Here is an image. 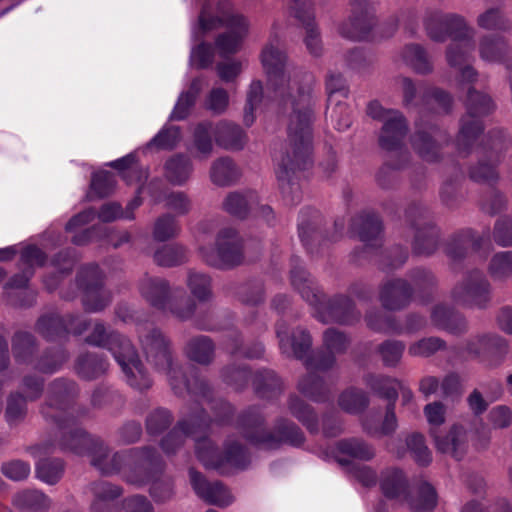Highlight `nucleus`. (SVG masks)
Wrapping results in <instances>:
<instances>
[{"mask_svg":"<svg viewBox=\"0 0 512 512\" xmlns=\"http://www.w3.org/2000/svg\"><path fill=\"white\" fill-rule=\"evenodd\" d=\"M71 384L64 380L53 382L47 405L42 413L57 425L56 437L60 450L77 456L88 455L91 464L102 474L111 475L122 471L126 482L142 486L149 483L161 469L160 457L155 450L130 449L110 455L108 447L93 438L79 426L71 409Z\"/></svg>","mask_w":512,"mask_h":512,"instance_id":"2","label":"nucleus"},{"mask_svg":"<svg viewBox=\"0 0 512 512\" xmlns=\"http://www.w3.org/2000/svg\"><path fill=\"white\" fill-rule=\"evenodd\" d=\"M328 92L329 108L341 99H345L348 95V88L345 79L340 74H330L326 82Z\"/></svg>","mask_w":512,"mask_h":512,"instance_id":"62","label":"nucleus"},{"mask_svg":"<svg viewBox=\"0 0 512 512\" xmlns=\"http://www.w3.org/2000/svg\"><path fill=\"white\" fill-rule=\"evenodd\" d=\"M407 449L413 460L420 466H427L432 462V453L425 443L422 434L412 433L406 438Z\"/></svg>","mask_w":512,"mask_h":512,"instance_id":"51","label":"nucleus"},{"mask_svg":"<svg viewBox=\"0 0 512 512\" xmlns=\"http://www.w3.org/2000/svg\"><path fill=\"white\" fill-rule=\"evenodd\" d=\"M507 352L506 340L496 334H484L467 341L462 355L478 359L485 366L493 367L500 364Z\"/></svg>","mask_w":512,"mask_h":512,"instance_id":"22","label":"nucleus"},{"mask_svg":"<svg viewBox=\"0 0 512 512\" xmlns=\"http://www.w3.org/2000/svg\"><path fill=\"white\" fill-rule=\"evenodd\" d=\"M182 134L179 126L164 125L163 128L144 146L143 155L154 150H172L181 141Z\"/></svg>","mask_w":512,"mask_h":512,"instance_id":"37","label":"nucleus"},{"mask_svg":"<svg viewBox=\"0 0 512 512\" xmlns=\"http://www.w3.org/2000/svg\"><path fill=\"white\" fill-rule=\"evenodd\" d=\"M367 113L373 119L383 121L379 137L380 146L387 151L398 150L407 132L403 114L398 110L384 109L377 101L369 103Z\"/></svg>","mask_w":512,"mask_h":512,"instance_id":"17","label":"nucleus"},{"mask_svg":"<svg viewBox=\"0 0 512 512\" xmlns=\"http://www.w3.org/2000/svg\"><path fill=\"white\" fill-rule=\"evenodd\" d=\"M254 386L256 392L260 397H268L267 393L270 392L275 395L280 391V380L273 371H263L255 375Z\"/></svg>","mask_w":512,"mask_h":512,"instance_id":"60","label":"nucleus"},{"mask_svg":"<svg viewBox=\"0 0 512 512\" xmlns=\"http://www.w3.org/2000/svg\"><path fill=\"white\" fill-rule=\"evenodd\" d=\"M187 287L197 301L206 302L212 296L211 278L209 275L190 270L187 275Z\"/></svg>","mask_w":512,"mask_h":512,"instance_id":"44","label":"nucleus"},{"mask_svg":"<svg viewBox=\"0 0 512 512\" xmlns=\"http://www.w3.org/2000/svg\"><path fill=\"white\" fill-rule=\"evenodd\" d=\"M180 232V225L175 216L166 213L158 217L153 227V238L164 242L176 237Z\"/></svg>","mask_w":512,"mask_h":512,"instance_id":"53","label":"nucleus"},{"mask_svg":"<svg viewBox=\"0 0 512 512\" xmlns=\"http://www.w3.org/2000/svg\"><path fill=\"white\" fill-rule=\"evenodd\" d=\"M291 283L293 287L301 294L302 298L311 306L316 307L321 312L327 309L329 317L320 315L322 321L333 320L340 323H348L354 315V304L346 296L335 298L328 305L322 302V295L316 284L298 260H293L291 269Z\"/></svg>","mask_w":512,"mask_h":512,"instance_id":"13","label":"nucleus"},{"mask_svg":"<svg viewBox=\"0 0 512 512\" xmlns=\"http://www.w3.org/2000/svg\"><path fill=\"white\" fill-rule=\"evenodd\" d=\"M17 253L20 254V274L15 275L7 284L6 288L21 289L26 287L29 279L34 273L35 267L45 263L46 256L41 249L33 244H18L0 248V261L12 259Z\"/></svg>","mask_w":512,"mask_h":512,"instance_id":"19","label":"nucleus"},{"mask_svg":"<svg viewBox=\"0 0 512 512\" xmlns=\"http://www.w3.org/2000/svg\"><path fill=\"white\" fill-rule=\"evenodd\" d=\"M94 499L91 504V512H116L115 500L121 495V489L108 483L100 481L91 487Z\"/></svg>","mask_w":512,"mask_h":512,"instance_id":"34","label":"nucleus"},{"mask_svg":"<svg viewBox=\"0 0 512 512\" xmlns=\"http://www.w3.org/2000/svg\"><path fill=\"white\" fill-rule=\"evenodd\" d=\"M506 43L501 37H484L480 42L479 52L486 62H500L506 52Z\"/></svg>","mask_w":512,"mask_h":512,"instance_id":"54","label":"nucleus"},{"mask_svg":"<svg viewBox=\"0 0 512 512\" xmlns=\"http://www.w3.org/2000/svg\"><path fill=\"white\" fill-rule=\"evenodd\" d=\"M352 230L357 233L360 240L370 244L377 241L382 231L381 222L374 213H363L353 219Z\"/></svg>","mask_w":512,"mask_h":512,"instance_id":"39","label":"nucleus"},{"mask_svg":"<svg viewBox=\"0 0 512 512\" xmlns=\"http://www.w3.org/2000/svg\"><path fill=\"white\" fill-rule=\"evenodd\" d=\"M480 28L492 31H505L510 28V23L498 8H489L477 18Z\"/></svg>","mask_w":512,"mask_h":512,"instance_id":"58","label":"nucleus"},{"mask_svg":"<svg viewBox=\"0 0 512 512\" xmlns=\"http://www.w3.org/2000/svg\"><path fill=\"white\" fill-rule=\"evenodd\" d=\"M214 142L227 150H240L246 143L244 131L236 124L220 121H201L192 129V139L187 145V150L198 160L210 157L213 152Z\"/></svg>","mask_w":512,"mask_h":512,"instance_id":"9","label":"nucleus"},{"mask_svg":"<svg viewBox=\"0 0 512 512\" xmlns=\"http://www.w3.org/2000/svg\"><path fill=\"white\" fill-rule=\"evenodd\" d=\"M215 220H206L198 224L194 239L200 258L215 268H230L243 259L242 241L237 231L224 226L216 231L214 244H207L208 236L216 230Z\"/></svg>","mask_w":512,"mask_h":512,"instance_id":"6","label":"nucleus"},{"mask_svg":"<svg viewBox=\"0 0 512 512\" xmlns=\"http://www.w3.org/2000/svg\"><path fill=\"white\" fill-rule=\"evenodd\" d=\"M225 26L227 32L219 35L215 41L216 49L221 57L235 54L241 47L248 31L246 18L235 13L228 3H219L215 7L205 2L197 22L191 26V46L189 65L197 69H205L214 60L213 47L201 41L209 32Z\"/></svg>","mask_w":512,"mask_h":512,"instance_id":"3","label":"nucleus"},{"mask_svg":"<svg viewBox=\"0 0 512 512\" xmlns=\"http://www.w3.org/2000/svg\"><path fill=\"white\" fill-rule=\"evenodd\" d=\"M402 23L404 29L414 34L417 28V12L413 8H407L401 10L398 14L391 16L384 24L385 36L389 37L395 33L398 29L399 24Z\"/></svg>","mask_w":512,"mask_h":512,"instance_id":"48","label":"nucleus"},{"mask_svg":"<svg viewBox=\"0 0 512 512\" xmlns=\"http://www.w3.org/2000/svg\"><path fill=\"white\" fill-rule=\"evenodd\" d=\"M379 486L386 498L406 502L412 510H432L437 504L436 490L426 481L421 482L416 495L411 496L407 475L397 467H389L381 472Z\"/></svg>","mask_w":512,"mask_h":512,"instance_id":"12","label":"nucleus"},{"mask_svg":"<svg viewBox=\"0 0 512 512\" xmlns=\"http://www.w3.org/2000/svg\"><path fill=\"white\" fill-rule=\"evenodd\" d=\"M241 422L246 439L261 449H276L283 443L299 446L304 441L301 430L294 423L285 419L277 421L274 432L265 431L264 418L257 408L247 411Z\"/></svg>","mask_w":512,"mask_h":512,"instance_id":"11","label":"nucleus"},{"mask_svg":"<svg viewBox=\"0 0 512 512\" xmlns=\"http://www.w3.org/2000/svg\"><path fill=\"white\" fill-rule=\"evenodd\" d=\"M96 216L93 209L84 210L77 215L73 216L66 224L65 230L68 233L74 234L72 241L76 245H83L92 239V231L84 229Z\"/></svg>","mask_w":512,"mask_h":512,"instance_id":"41","label":"nucleus"},{"mask_svg":"<svg viewBox=\"0 0 512 512\" xmlns=\"http://www.w3.org/2000/svg\"><path fill=\"white\" fill-rule=\"evenodd\" d=\"M192 172L191 158L182 153L171 156L164 164V176L175 186L184 185L190 179Z\"/></svg>","mask_w":512,"mask_h":512,"instance_id":"35","label":"nucleus"},{"mask_svg":"<svg viewBox=\"0 0 512 512\" xmlns=\"http://www.w3.org/2000/svg\"><path fill=\"white\" fill-rule=\"evenodd\" d=\"M491 288L484 273L478 269L469 271L451 291L455 304L482 308L490 301Z\"/></svg>","mask_w":512,"mask_h":512,"instance_id":"18","label":"nucleus"},{"mask_svg":"<svg viewBox=\"0 0 512 512\" xmlns=\"http://www.w3.org/2000/svg\"><path fill=\"white\" fill-rule=\"evenodd\" d=\"M229 104L228 92L221 88H213L205 98L204 106L213 114L219 115L226 111Z\"/></svg>","mask_w":512,"mask_h":512,"instance_id":"63","label":"nucleus"},{"mask_svg":"<svg viewBox=\"0 0 512 512\" xmlns=\"http://www.w3.org/2000/svg\"><path fill=\"white\" fill-rule=\"evenodd\" d=\"M404 344L399 341H386L379 346V354L385 366H396L404 351Z\"/></svg>","mask_w":512,"mask_h":512,"instance_id":"64","label":"nucleus"},{"mask_svg":"<svg viewBox=\"0 0 512 512\" xmlns=\"http://www.w3.org/2000/svg\"><path fill=\"white\" fill-rule=\"evenodd\" d=\"M108 367V362L97 354H86L78 359L76 369L78 374L85 379H93L103 374Z\"/></svg>","mask_w":512,"mask_h":512,"instance_id":"49","label":"nucleus"},{"mask_svg":"<svg viewBox=\"0 0 512 512\" xmlns=\"http://www.w3.org/2000/svg\"><path fill=\"white\" fill-rule=\"evenodd\" d=\"M374 455L375 451L371 445L356 438L341 440L323 454L326 460H335L365 487L376 484V472L371 467L359 465L355 461H369Z\"/></svg>","mask_w":512,"mask_h":512,"instance_id":"14","label":"nucleus"},{"mask_svg":"<svg viewBox=\"0 0 512 512\" xmlns=\"http://www.w3.org/2000/svg\"><path fill=\"white\" fill-rule=\"evenodd\" d=\"M239 176L238 170L231 159L220 158L211 167L210 177L218 186H226L235 181Z\"/></svg>","mask_w":512,"mask_h":512,"instance_id":"47","label":"nucleus"},{"mask_svg":"<svg viewBox=\"0 0 512 512\" xmlns=\"http://www.w3.org/2000/svg\"><path fill=\"white\" fill-rule=\"evenodd\" d=\"M52 450L53 446L50 444H40L31 448V454L35 458H39V461L36 463L37 477L47 484H55L63 473V463L61 460H40L42 455L48 454Z\"/></svg>","mask_w":512,"mask_h":512,"instance_id":"32","label":"nucleus"},{"mask_svg":"<svg viewBox=\"0 0 512 512\" xmlns=\"http://www.w3.org/2000/svg\"><path fill=\"white\" fill-rule=\"evenodd\" d=\"M431 321L437 328L459 333L466 328V321L462 315L445 305H437L431 314Z\"/></svg>","mask_w":512,"mask_h":512,"instance_id":"36","label":"nucleus"},{"mask_svg":"<svg viewBox=\"0 0 512 512\" xmlns=\"http://www.w3.org/2000/svg\"><path fill=\"white\" fill-rule=\"evenodd\" d=\"M185 259L186 250L180 245H164L154 253V261L160 266H175Z\"/></svg>","mask_w":512,"mask_h":512,"instance_id":"59","label":"nucleus"},{"mask_svg":"<svg viewBox=\"0 0 512 512\" xmlns=\"http://www.w3.org/2000/svg\"><path fill=\"white\" fill-rule=\"evenodd\" d=\"M289 11L292 16L298 19L306 29L305 43L307 49L313 55L321 51V40L318 30L314 25V12L311 0H290Z\"/></svg>","mask_w":512,"mask_h":512,"instance_id":"26","label":"nucleus"},{"mask_svg":"<svg viewBox=\"0 0 512 512\" xmlns=\"http://www.w3.org/2000/svg\"><path fill=\"white\" fill-rule=\"evenodd\" d=\"M488 272L495 281L506 280L512 276V252L495 254L488 265Z\"/></svg>","mask_w":512,"mask_h":512,"instance_id":"52","label":"nucleus"},{"mask_svg":"<svg viewBox=\"0 0 512 512\" xmlns=\"http://www.w3.org/2000/svg\"><path fill=\"white\" fill-rule=\"evenodd\" d=\"M223 208L229 214L241 219L245 218L252 210H257L256 213L268 223H270V219L273 217L271 207L266 205L259 206L258 195L251 190L228 194L223 202Z\"/></svg>","mask_w":512,"mask_h":512,"instance_id":"24","label":"nucleus"},{"mask_svg":"<svg viewBox=\"0 0 512 512\" xmlns=\"http://www.w3.org/2000/svg\"><path fill=\"white\" fill-rule=\"evenodd\" d=\"M14 504L22 512H45L49 507L48 498L40 491H23L14 497Z\"/></svg>","mask_w":512,"mask_h":512,"instance_id":"45","label":"nucleus"},{"mask_svg":"<svg viewBox=\"0 0 512 512\" xmlns=\"http://www.w3.org/2000/svg\"><path fill=\"white\" fill-rule=\"evenodd\" d=\"M325 352L313 354L306 360L308 374L298 384L299 391L309 399L322 402L327 398V388L317 373L330 369L335 363V355L348 346V338L340 331L328 329L323 336Z\"/></svg>","mask_w":512,"mask_h":512,"instance_id":"8","label":"nucleus"},{"mask_svg":"<svg viewBox=\"0 0 512 512\" xmlns=\"http://www.w3.org/2000/svg\"><path fill=\"white\" fill-rule=\"evenodd\" d=\"M466 107L467 114L462 119L458 141L468 146L483 130L480 117L493 109V103L489 96L469 90Z\"/></svg>","mask_w":512,"mask_h":512,"instance_id":"21","label":"nucleus"},{"mask_svg":"<svg viewBox=\"0 0 512 512\" xmlns=\"http://www.w3.org/2000/svg\"><path fill=\"white\" fill-rule=\"evenodd\" d=\"M140 341L148 362L168 376L175 393L182 394L184 391L190 394L199 393L206 400V384L198 379L192 384L186 379L182 368L173 363L168 343L160 331L153 329L146 336H140Z\"/></svg>","mask_w":512,"mask_h":512,"instance_id":"10","label":"nucleus"},{"mask_svg":"<svg viewBox=\"0 0 512 512\" xmlns=\"http://www.w3.org/2000/svg\"><path fill=\"white\" fill-rule=\"evenodd\" d=\"M77 285L82 291V301L87 311L97 312L109 304L111 295L103 287V275L97 265L83 267L78 273Z\"/></svg>","mask_w":512,"mask_h":512,"instance_id":"20","label":"nucleus"},{"mask_svg":"<svg viewBox=\"0 0 512 512\" xmlns=\"http://www.w3.org/2000/svg\"><path fill=\"white\" fill-rule=\"evenodd\" d=\"M116 186L115 175L107 170H100L92 175L89 198L105 197L111 194Z\"/></svg>","mask_w":512,"mask_h":512,"instance_id":"50","label":"nucleus"},{"mask_svg":"<svg viewBox=\"0 0 512 512\" xmlns=\"http://www.w3.org/2000/svg\"><path fill=\"white\" fill-rule=\"evenodd\" d=\"M276 334L280 349L284 354L299 359L306 357L312 342L310 335L305 330L296 329L290 334L286 324L280 322L277 324Z\"/></svg>","mask_w":512,"mask_h":512,"instance_id":"28","label":"nucleus"},{"mask_svg":"<svg viewBox=\"0 0 512 512\" xmlns=\"http://www.w3.org/2000/svg\"><path fill=\"white\" fill-rule=\"evenodd\" d=\"M424 415L430 426V435L434 440L436 449L456 460L462 459L467 448L464 430L461 427L454 426L444 436L439 435L436 430L445 422L446 407L441 402L429 403L424 407Z\"/></svg>","mask_w":512,"mask_h":512,"instance_id":"16","label":"nucleus"},{"mask_svg":"<svg viewBox=\"0 0 512 512\" xmlns=\"http://www.w3.org/2000/svg\"><path fill=\"white\" fill-rule=\"evenodd\" d=\"M364 430L372 436L389 435L397 428V418L393 403L387 405L385 417L380 425L374 424L373 417H367L363 421Z\"/></svg>","mask_w":512,"mask_h":512,"instance_id":"46","label":"nucleus"},{"mask_svg":"<svg viewBox=\"0 0 512 512\" xmlns=\"http://www.w3.org/2000/svg\"><path fill=\"white\" fill-rule=\"evenodd\" d=\"M412 289L402 279L385 283L380 292L382 305L389 310H396L404 307L410 300Z\"/></svg>","mask_w":512,"mask_h":512,"instance_id":"33","label":"nucleus"},{"mask_svg":"<svg viewBox=\"0 0 512 512\" xmlns=\"http://www.w3.org/2000/svg\"><path fill=\"white\" fill-rule=\"evenodd\" d=\"M140 154H143L141 147L135 149L134 151L121 158L108 162L106 166L117 170L122 178L127 182V184H140L147 180L149 174L147 168L138 167L136 165L139 161Z\"/></svg>","mask_w":512,"mask_h":512,"instance_id":"31","label":"nucleus"},{"mask_svg":"<svg viewBox=\"0 0 512 512\" xmlns=\"http://www.w3.org/2000/svg\"><path fill=\"white\" fill-rule=\"evenodd\" d=\"M289 410L300 422L310 431L318 429L316 416L309 405L302 401L298 396H291L288 403Z\"/></svg>","mask_w":512,"mask_h":512,"instance_id":"55","label":"nucleus"},{"mask_svg":"<svg viewBox=\"0 0 512 512\" xmlns=\"http://www.w3.org/2000/svg\"><path fill=\"white\" fill-rule=\"evenodd\" d=\"M437 236V231L432 226H429L426 231H419L413 244L415 253L421 255L431 254L436 249Z\"/></svg>","mask_w":512,"mask_h":512,"instance_id":"61","label":"nucleus"},{"mask_svg":"<svg viewBox=\"0 0 512 512\" xmlns=\"http://www.w3.org/2000/svg\"><path fill=\"white\" fill-rule=\"evenodd\" d=\"M423 24L427 35L434 41L443 42L451 37L446 55L448 63L460 70L462 80L473 81L476 72L467 63L474 49V29L468 26L465 18L459 14L430 9L425 13Z\"/></svg>","mask_w":512,"mask_h":512,"instance_id":"5","label":"nucleus"},{"mask_svg":"<svg viewBox=\"0 0 512 512\" xmlns=\"http://www.w3.org/2000/svg\"><path fill=\"white\" fill-rule=\"evenodd\" d=\"M484 242L486 241L483 238L467 230L452 239L447 247V254L450 258L458 260L466 256L469 249L480 251Z\"/></svg>","mask_w":512,"mask_h":512,"instance_id":"40","label":"nucleus"},{"mask_svg":"<svg viewBox=\"0 0 512 512\" xmlns=\"http://www.w3.org/2000/svg\"><path fill=\"white\" fill-rule=\"evenodd\" d=\"M366 382L372 390L394 405L399 392L404 405L408 404L413 399V392L397 379L370 375L367 377Z\"/></svg>","mask_w":512,"mask_h":512,"instance_id":"29","label":"nucleus"},{"mask_svg":"<svg viewBox=\"0 0 512 512\" xmlns=\"http://www.w3.org/2000/svg\"><path fill=\"white\" fill-rule=\"evenodd\" d=\"M185 353L194 362L208 364L214 355V345L207 336H197L187 343Z\"/></svg>","mask_w":512,"mask_h":512,"instance_id":"42","label":"nucleus"},{"mask_svg":"<svg viewBox=\"0 0 512 512\" xmlns=\"http://www.w3.org/2000/svg\"><path fill=\"white\" fill-rule=\"evenodd\" d=\"M202 79L195 78L192 80L189 88L182 91L174 105V108L169 116V120L181 121L186 119L192 107L194 106L196 99L201 91Z\"/></svg>","mask_w":512,"mask_h":512,"instance_id":"38","label":"nucleus"},{"mask_svg":"<svg viewBox=\"0 0 512 512\" xmlns=\"http://www.w3.org/2000/svg\"><path fill=\"white\" fill-rule=\"evenodd\" d=\"M376 11L371 0H352L351 16L340 27V34L351 40H362L368 35Z\"/></svg>","mask_w":512,"mask_h":512,"instance_id":"23","label":"nucleus"},{"mask_svg":"<svg viewBox=\"0 0 512 512\" xmlns=\"http://www.w3.org/2000/svg\"><path fill=\"white\" fill-rule=\"evenodd\" d=\"M90 324L81 317L68 316L61 318L56 315L42 316L37 323L38 331L47 339L53 340L65 333L80 335L88 330Z\"/></svg>","mask_w":512,"mask_h":512,"instance_id":"25","label":"nucleus"},{"mask_svg":"<svg viewBox=\"0 0 512 512\" xmlns=\"http://www.w3.org/2000/svg\"><path fill=\"white\" fill-rule=\"evenodd\" d=\"M208 425L209 421L202 411L190 414L164 438L161 443L162 449L167 454L173 453L183 444L186 437L191 436L195 441L196 456L206 468L216 469L221 473H228L230 468H245L249 463L245 448L228 440L224 455L220 454L209 439L202 437Z\"/></svg>","mask_w":512,"mask_h":512,"instance_id":"4","label":"nucleus"},{"mask_svg":"<svg viewBox=\"0 0 512 512\" xmlns=\"http://www.w3.org/2000/svg\"><path fill=\"white\" fill-rule=\"evenodd\" d=\"M338 404L345 412L356 414L368 405V399L363 391L348 389L339 396Z\"/></svg>","mask_w":512,"mask_h":512,"instance_id":"57","label":"nucleus"},{"mask_svg":"<svg viewBox=\"0 0 512 512\" xmlns=\"http://www.w3.org/2000/svg\"><path fill=\"white\" fill-rule=\"evenodd\" d=\"M262 66L267 75L268 89L273 99L264 97L262 83L252 81L247 93L244 123H254V112L270 103L288 112L287 143L285 151L276 157V176L285 202L297 204L301 200L299 173L311 164L312 152V108L310 75L299 76L286 67V56L271 39L261 53Z\"/></svg>","mask_w":512,"mask_h":512,"instance_id":"1","label":"nucleus"},{"mask_svg":"<svg viewBox=\"0 0 512 512\" xmlns=\"http://www.w3.org/2000/svg\"><path fill=\"white\" fill-rule=\"evenodd\" d=\"M403 62L420 74L429 73L432 65L422 46L418 44L407 45L401 52Z\"/></svg>","mask_w":512,"mask_h":512,"instance_id":"43","label":"nucleus"},{"mask_svg":"<svg viewBox=\"0 0 512 512\" xmlns=\"http://www.w3.org/2000/svg\"><path fill=\"white\" fill-rule=\"evenodd\" d=\"M190 482L195 493L207 503L227 506L233 501L231 493L220 482H208L194 469L189 471Z\"/></svg>","mask_w":512,"mask_h":512,"instance_id":"27","label":"nucleus"},{"mask_svg":"<svg viewBox=\"0 0 512 512\" xmlns=\"http://www.w3.org/2000/svg\"><path fill=\"white\" fill-rule=\"evenodd\" d=\"M161 182L153 180L149 183V191L154 204L164 203V207L182 216L190 212L192 203L189 196L182 191L160 192Z\"/></svg>","mask_w":512,"mask_h":512,"instance_id":"30","label":"nucleus"},{"mask_svg":"<svg viewBox=\"0 0 512 512\" xmlns=\"http://www.w3.org/2000/svg\"><path fill=\"white\" fill-rule=\"evenodd\" d=\"M86 342L106 347L120 365L130 386L139 390L147 389L151 386V380L138 360L129 339L113 332L107 334L102 324L95 323L92 333L86 338Z\"/></svg>","mask_w":512,"mask_h":512,"instance_id":"7","label":"nucleus"},{"mask_svg":"<svg viewBox=\"0 0 512 512\" xmlns=\"http://www.w3.org/2000/svg\"><path fill=\"white\" fill-rule=\"evenodd\" d=\"M140 293L154 308L170 313L178 319L190 318L195 310L192 299L182 295L181 288H170L162 278L145 277L140 282Z\"/></svg>","mask_w":512,"mask_h":512,"instance_id":"15","label":"nucleus"},{"mask_svg":"<svg viewBox=\"0 0 512 512\" xmlns=\"http://www.w3.org/2000/svg\"><path fill=\"white\" fill-rule=\"evenodd\" d=\"M412 145L423 160L432 162L438 158V146L432 140L431 135L421 131L420 127L412 139Z\"/></svg>","mask_w":512,"mask_h":512,"instance_id":"56","label":"nucleus"}]
</instances>
